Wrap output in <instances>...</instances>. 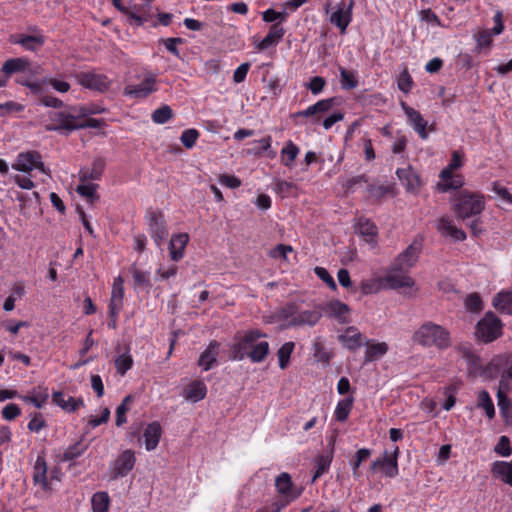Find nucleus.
<instances>
[{"instance_id":"obj_1","label":"nucleus","mask_w":512,"mask_h":512,"mask_svg":"<svg viewBox=\"0 0 512 512\" xmlns=\"http://www.w3.org/2000/svg\"><path fill=\"white\" fill-rule=\"evenodd\" d=\"M412 339L423 347L445 350L452 344L450 332L443 326L426 321L414 332Z\"/></svg>"},{"instance_id":"obj_2","label":"nucleus","mask_w":512,"mask_h":512,"mask_svg":"<svg viewBox=\"0 0 512 512\" xmlns=\"http://www.w3.org/2000/svg\"><path fill=\"white\" fill-rule=\"evenodd\" d=\"M484 209V196L468 190L458 192L452 202V211L455 213L457 219L462 222H466L468 219L480 215Z\"/></svg>"},{"instance_id":"obj_3","label":"nucleus","mask_w":512,"mask_h":512,"mask_svg":"<svg viewBox=\"0 0 512 512\" xmlns=\"http://www.w3.org/2000/svg\"><path fill=\"white\" fill-rule=\"evenodd\" d=\"M262 337H266V334L257 329L248 330L243 335L237 333L234 337L235 342L230 347V358L236 361L247 358L254 343Z\"/></svg>"},{"instance_id":"obj_4","label":"nucleus","mask_w":512,"mask_h":512,"mask_svg":"<svg viewBox=\"0 0 512 512\" xmlns=\"http://www.w3.org/2000/svg\"><path fill=\"white\" fill-rule=\"evenodd\" d=\"M502 322L493 312L488 311L477 323L475 335L483 343H490L502 335Z\"/></svg>"},{"instance_id":"obj_5","label":"nucleus","mask_w":512,"mask_h":512,"mask_svg":"<svg viewBox=\"0 0 512 512\" xmlns=\"http://www.w3.org/2000/svg\"><path fill=\"white\" fill-rule=\"evenodd\" d=\"M146 220L150 236L160 248L169 235L165 216L160 210L150 209L146 212Z\"/></svg>"},{"instance_id":"obj_6","label":"nucleus","mask_w":512,"mask_h":512,"mask_svg":"<svg viewBox=\"0 0 512 512\" xmlns=\"http://www.w3.org/2000/svg\"><path fill=\"white\" fill-rule=\"evenodd\" d=\"M27 30L33 34L28 35L25 33L15 34L10 36L12 44H18L23 49L31 52L39 51L46 42V37L37 26H28Z\"/></svg>"},{"instance_id":"obj_7","label":"nucleus","mask_w":512,"mask_h":512,"mask_svg":"<svg viewBox=\"0 0 512 512\" xmlns=\"http://www.w3.org/2000/svg\"><path fill=\"white\" fill-rule=\"evenodd\" d=\"M399 447L394 446V450L392 453L384 452L382 457L375 459L369 470L372 473L377 471H381L386 477L394 478L399 474L398 468V457H399Z\"/></svg>"},{"instance_id":"obj_8","label":"nucleus","mask_w":512,"mask_h":512,"mask_svg":"<svg viewBox=\"0 0 512 512\" xmlns=\"http://www.w3.org/2000/svg\"><path fill=\"white\" fill-rule=\"evenodd\" d=\"M74 76L79 85L101 93L107 91L111 85L106 75L97 74L93 71H80L75 73Z\"/></svg>"},{"instance_id":"obj_9","label":"nucleus","mask_w":512,"mask_h":512,"mask_svg":"<svg viewBox=\"0 0 512 512\" xmlns=\"http://www.w3.org/2000/svg\"><path fill=\"white\" fill-rule=\"evenodd\" d=\"M156 82V75L148 73L141 83L127 85L124 88V95L136 99L147 98L151 93L157 91Z\"/></svg>"},{"instance_id":"obj_10","label":"nucleus","mask_w":512,"mask_h":512,"mask_svg":"<svg viewBox=\"0 0 512 512\" xmlns=\"http://www.w3.org/2000/svg\"><path fill=\"white\" fill-rule=\"evenodd\" d=\"M353 6L354 0H350L348 4H346L345 1H341L337 4L336 10L330 16L331 24L339 28L341 34L346 33V29L352 21Z\"/></svg>"},{"instance_id":"obj_11","label":"nucleus","mask_w":512,"mask_h":512,"mask_svg":"<svg viewBox=\"0 0 512 512\" xmlns=\"http://www.w3.org/2000/svg\"><path fill=\"white\" fill-rule=\"evenodd\" d=\"M135 453L131 449L121 452L113 463L112 479L125 477L134 468Z\"/></svg>"},{"instance_id":"obj_12","label":"nucleus","mask_w":512,"mask_h":512,"mask_svg":"<svg viewBox=\"0 0 512 512\" xmlns=\"http://www.w3.org/2000/svg\"><path fill=\"white\" fill-rule=\"evenodd\" d=\"M50 119L52 121L58 122V124H48L45 126L46 131H66L68 133L75 131L76 129H72L70 127H75L77 123L75 122L76 116L73 113L66 112H53L50 113Z\"/></svg>"},{"instance_id":"obj_13","label":"nucleus","mask_w":512,"mask_h":512,"mask_svg":"<svg viewBox=\"0 0 512 512\" xmlns=\"http://www.w3.org/2000/svg\"><path fill=\"white\" fill-rule=\"evenodd\" d=\"M275 487L277 492L286 498L287 503L297 499L302 492L294 489L292 478L287 472H283L276 477Z\"/></svg>"},{"instance_id":"obj_14","label":"nucleus","mask_w":512,"mask_h":512,"mask_svg":"<svg viewBox=\"0 0 512 512\" xmlns=\"http://www.w3.org/2000/svg\"><path fill=\"white\" fill-rule=\"evenodd\" d=\"M321 310L322 313L326 314V316L335 318L340 323L345 324L350 322L348 317L350 308L340 300H331L328 303L321 305Z\"/></svg>"},{"instance_id":"obj_15","label":"nucleus","mask_w":512,"mask_h":512,"mask_svg":"<svg viewBox=\"0 0 512 512\" xmlns=\"http://www.w3.org/2000/svg\"><path fill=\"white\" fill-rule=\"evenodd\" d=\"M417 249L413 245H409L392 263L391 270L393 272L407 273L417 261Z\"/></svg>"},{"instance_id":"obj_16","label":"nucleus","mask_w":512,"mask_h":512,"mask_svg":"<svg viewBox=\"0 0 512 512\" xmlns=\"http://www.w3.org/2000/svg\"><path fill=\"white\" fill-rule=\"evenodd\" d=\"M436 229L443 237H451L455 241H464L466 233L453 224L449 216H442L436 222Z\"/></svg>"},{"instance_id":"obj_17","label":"nucleus","mask_w":512,"mask_h":512,"mask_svg":"<svg viewBox=\"0 0 512 512\" xmlns=\"http://www.w3.org/2000/svg\"><path fill=\"white\" fill-rule=\"evenodd\" d=\"M106 167V159L102 156L95 157L91 167H82L79 171V179L87 181H98L101 179Z\"/></svg>"},{"instance_id":"obj_18","label":"nucleus","mask_w":512,"mask_h":512,"mask_svg":"<svg viewBox=\"0 0 512 512\" xmlns=\"http://www.w3.org/2000/svg\"><path fill=\"white\" fill-rule=\"evenodd\" d=\"M396 175L400 182L405 186L406 191L410 193H417L422 185V181L418 173L412 168H398Z\"/></svg>"},{"instance_id":"obj_19","label":"nucleus","mask_w":512,"mask_h":512,"mask_svg":"<svg viewBox=\"0 0 512 512\" xmlns=\"http://www.w3.org/2000/svg\"><path fill=\"white\" fill-rule=\"evenodd\" d=\"M453 169L449 166L445 167L440 172L441 182L437 184L440 192H448L450 190L460 189L464 185V180L461 175H453Z\"/></svg>"},{"instance_id":"obj_20","label":"nucleus","mask_w":512,"mask_h":512,"mask_svg":"<svg viewBox=\"0 0 512 512\" xmlns=\"http://www.w3.org/2000/svg\"><path fill=\"white\" fill-rule=\"evenodd\" d=\"M42 159L38 151H27L19 153L12 168L20 172H30L35 169L36 161Z\"/></svg>"},{"instance_id":"obj_21","label":"nucleus","mask_w":512,"mask_h":512,"mask_svg":"<svg viewBox=\"0 0 512 512\" xmlns=\"http://www.w3.org/2000/svg\"><path fill=\"white\" fill-rule=\"evenodd\" d=\"M322 317L321 306L315 307L313 310L297 311V316L293 322H288V326H315Z\"/></svg>"},{"instance_id":"obj_22","label":"nucleus","mask_w":512,"mask_h":512,"mask_svg":"<svg viewBox=\"0 0 512 512\" xmlns=\"http://www.w3.org/2000/svg\"><path fill=\"white\" fill-rule=\"evenodd\" d=\"M285 30L280 23H274L270 26L269 32L258 43L256 48L260 51L266 50L270 47L276 46L284 37Z\"/></svg>"},{"instance_id":"obj_23","label":"nucleus","mask_w":512,"mask_h":512,"mask_svg":"<svg viewBox=\"0 0 512 512\" xmlns=\"http://www.w3.org/2000/svg\"><path fill=\"white\" fill-rule=\"evenodd\" d=\"M339 341L350 351H355L360 348L364 342L365 337L359 332V330L350 326L346 329L344 334L339 335Z\"/></svg>"},{"instance_id":"obj_24","label":"nucleus","mask_w":512,"mask_h":512,"mask_svg":"<svg viewBox=\"0 0 512 512\" xmlns=\"http://www.w3.org/2000/svg\"><path fill=\"white\" fill-rule=\"evenodd\" d=\"M219 346V342L213 340L209 343L207 348L200 354L198 365L201 366L203 370L208 371L217 364Z\"/></svg>"},{"instance_id":"obj_25","label":"nucleus","mask_w":512,"mask_h":512,"mask_svg":"<svg viewBox=\"0 0 512 512\" xmlns=\"http://www.w3.org/2000/svg\"><path fill=\"white\" fill-rule=\"evenodd\" d=\"M162 436V427L158 421L149 423L143 433L145 448L147 451H153L159 444Z\"/></svg>"},{"instance_id":"obj_26","label":"nucleus","mask_w":512,"mask_h":512,"mask_svg":"<svg viewBox=\"0 0 512 512\" xmlns=\"http://www.w3.org/2000/svg\"><path fill=\"white\" fill-rule=\"evenodd\" d=\"M33 480L35 484H40L42 489L47 491L50 489V483L47 478V463L44 452H41L36 459L33 468Z\"/></svg>"},{"instance_id":"obj_27","label":"nucleus","mask_w":512,"mask_h":512,"mask_svg":"<svg viewBox=\"0 0 512 512\" xmlns=\"http://www.w3.org/2000/svg\"><path fill=\"white\" fill-rule=\"evenodd\" d=\"M189 241L187 233L174 234L169 241L170 257L173 261H179L184 256V250Z\"/></svg>"},{"instance_id":"obj_28","label":"nucleus","mask_w":512,"mask_h":512,"mask_svg":"<svg viewBox=\"0 0 512 512\" xmlns=\"http://www.w3.org/2000/svg\"><path fill=\"white\" fill-rule=\"evenodd\" d=\"M391 272L392 273H389L382 278L384 288L388 287L390 289H399L402 287L414 286V280L411 277L405 275V273L393 272L392 270Z\"/></svg>"},{"instance_id":"obj_29","label":"nucleus","mask_w":512,"mask_h":512,"mask_svg":"<svg viewBox=\"0 0 512 512\" xmlns=\"http://www.w3.org/2000/svg\"><path fill=\"white\" fill-rule=\"evenodd\" d=\"M30 67V60L25 57L10 58L6 60L1 72L5 74L6 79L15 73L26 72Z\"/></svg>"},{"instance_id":"obj_30","label":"nucleus","mask_w":512,"mask_h":512,"mask_svg":"<svg viewBox=\"0 0 512 512\" xmlns=\"http://www.w3.org/2000/svg\"><path fill=\"white\" fill-rule=\"evenodd\" d=\"M367 346L364 356V363H371L388 352V345L385 342L371 343L369 340L365 342Z\"/></svg>"},{"instance_id":"obj_31","label":"nucleus","mask_w":512,"mask_h":512,"mask_svg":"<svg viewBox=\"0 0 512 512\" xmlns=\"http://www.w3.org/2000/svg\"><path fill=\"white\" fill-rule=\"evenodd\" d=\"M407 118L413 129L419 134L420 138L426 140L428 133L426 131L427 121L424 120L419 111L415 109H409L407 111Z\"/></svg>"},{"instance_id":"obj_32","label":"nucleus","mask_w":512,"mask_h":512,"mask_svg":"<svg viewBox=\"0 0 512 512\" xmlns=\"http://www.w3.org/2000/svg\"><path fill=\"white\" fill-rule=\"evenodd\" d=\"M491 471L495 477L512 486V460L510 462L495 461L492 464Z\"/></svg>"},{"instance_id":"obj_33","label":"nucleus","mask_w":512,"mask_h":512,"mask_svg":"<svg viewBox=\"0 0 512 512\" xmlns=\"http://www.w3.org/2000/svg\"><path fill=\"white\" fill-rule=\"evenodd\" d=\"M492 304L499 312L512 314V292L501 291L497 293L492 300Z\"/></svg>"},{"instance_id":"obj_34","label":"nucleus","mask_w":512,"mask_h":512,"mask_svg":"<svg viewBox=\"0 0 512 512\" xmlns=\"http://www.w3.org/2000/svg\"><path fill=\"white\" fill-rule=\"evenodd\" d=\"M88 449V444H85L82 440L75 442L70 445L60 457V460L63 462L73 461L80 456H82L85 451Z\"/></svg>"},{"instance_id":"obj_35","label":"nucleus","mask_w":512,"mask_h":512,"mask_svg":"<svg viewBox=\"0 0 512 512\" xmlns=\"http://www.w3.org/2000/svg\"><path fill=\"white\" fill-rule=\"evenodd\" d=\"M354 404V397L349 396L340 400L335 408L334 416L339 422H344L348 419L349 414Z\"/></svg>"},{"instance_id":"obj_36","label":"nucleus","mask_w":512,"mask_h":512,"mask_svg":"<svg viewBox=\"0 0 512 512\" xmlns=\"http://www.w3.org/2000/svg\"><path fill=\"white\" fill-rule=\"evenodd\" d=\"M299 154V148L291 140L281 150V162L284 166L292 168Z\"/></svg>"},{"instance_id":"obj_37","label":"nucleus","mask_w":512,"mask_h":512,"mask_svg":"<svg viewBox=\"0 0 512 512\" xmlns=\"http://www.w3.org/2000/svg\"><path fill=\"white\" fill-rule=\"evenodd\" d=\"M93 512H108L110 506V497L107 492L99 491L93 494L91 498Z\"/></svg>"},{"instance_id":"obj_38","label":"nucleus","mask_w":512,"mask_h":512,"mask_svg":"<svg viewBox=\"0 0 512 512\" xmlns=\"http://www.w3.org/2000/svg\"><path fill=\"white\" fill-rule=\"evenodd\" d=\"M131 273L133 276L134 287L142 288V289L146 290L147 292H149L150 289L152 288V284L150 281V273L146 272V271H142L135 267L131 268Z\"/></svg>"},{"instance_id":"obj_39","label":"nucleus","mask_w":512,"mask_h":512,"mask_svg":"<svg viewBox=\"0 0 512 512\" xmlns=\"http://www.w3.org/2000/svg\"><path fill=\"white\" fill-rule=\"evenodd\" d=\"M268 354H269V343L266 341H262L259 343H254L247 358H249L253 363H260L265 360V358L267 357Z\"/></svg>"},{"instance_id":"obj_40","label":"nucleus","mask_w":512,"mask_h":512,"mask_svg":"<svg viewBox=\"0 0 512 512\" xmlns=\"http://www.w3.org/2000/svg\"><path fill=\"white\" fill-rule=\"evenodd\" d=\"M207 388L202 381H193L186 390L187 398L197 402L205 398Z\"/></svg>"},{"instance_id":"obj_41","label":"nucleus","mask_w":512,"mask_h":512,"mask_svg":"<svg viewBox=\"0 0 512 512\" xmlns=\"http://www.w3.org/2000/svg\"><path fill=\"white\" fill-rule=\"evenodd\" d=\"M371 454L372 451L368 448H361L355 453L353 459L350 461L354 478L358 479L360 477L359 468L361 464L371 456Z\"/></svg>"},{"instance_id":"obj_42","label":"nucleus","mask_w":512,"mask_h":512,"mask_svg":"<svg viewBox=\"0 0 512 512\" xmlns=\"http://www.w3.org/2000/svg\"><path fill=\"white\" fill-rule=\"evenodd\" d=\"M478 407L484 409L486 416L489 419H493L495 417V408L493 401L486 390H482L478 394Z\"/></svg>"},{"instance_id":"obj_43","label":"nucleus","mask_w":512,"mask_h":512,"mask_svg":"<svg viewBox=\"0 0 512 512\" xmlns=\"http://www.w3.org/2000/svg\"><path fill=\"white\" fill-rule=\"evenodd\" d=\"M295 348L294 342H286L284 343L277 351V357L279 361V367L281 369H286L290 362L291 354L293 353Z\"/></svg>"},{"instance_id":"obj_44","label":"nucleus","mask_w":512,"mask_h":512,"mask_svg":"<svg viewBox=\"0 0 512 512\" xmlns=\"http://www.w3.org/2000/svg\"><path fill=\"white\" fill-rule=\"evenodd\" d=\"M336 104H338V99L336 97H331L327 99H322L311 105L312 110L315 117H320L322 114L330 111Z\"/></svg>"},{"instance_id":"obj_45","label":"nucleus","mask_w":512,"mask_h":512,"mask_svg":"<svg viewBox=\"0 0 512 512\" xmlns=\"http://www.w3.org/2000/svg\"><path fill=\"white\" fill-rule=\"evenodd\" d=\"M341 87L345 90H352L358 86V79L354 72L339 67Z\"/></svg>"},{"instance_id":"obj_46","label":"nucleus","mask_w":512,"mask_h":512,"mask_svg":"<svg viewBox=\"0 0 512 512\" xmlns=\"http://www.w3.org/2000/svg\"><path fill=\"white\" fill-rule=\"evenodd\" d=\"M369 197L380 200L386 195H394L393 185H369L367 187Z\"/></svg>"},{"instance_id":"obj_47","label":"nucleus","mask_w":512,"mask_h":512,"mask_svg":"<svg viewBox=\"0 0 512 512\" xmlns=\"http://www.w3.org/2000/svg\"><path fill=\"white\" fill-rule=\"evenodd\" d=\"M97 188L98 185L94 183L81 184L77 186L76 192L79 195L86 197L87 201L93 204L95 201L99 199V195L96 192Z\"/></svg>"},{"instance_id":"obj_48","label":"nucleus","mask_w":512,"mask_h":512,"mask_svg":"<svg viewBox=\"0 0 512 512\" xmlns=\"http://www.w3.org/2000/svg\"><path fill=\"white\" fill-rule=\"evenodd\" d=\"M133 401V397L131 395H127L124 397L122 402L116 408V426L120 427L127 422L126 413L129 411V404Z\"/></svg>"},{"instance_id":"obj_49","label":"nucleus","mask_w":512,"mask_h":512,"mask_svg":"<svg viewBox=\"0 0 512 512\" xmlns=\"http://www.w3.org/2000/svg\"><path fill=\"white\" fill-rule=\"evenodd\" d=\"M382 288H384L382 278L363 280L360 284V290L363 295L377 293Z\"/></svg>"},{"instance_id":"obj_50","label":"nucleus","mask_w":512,"mask_h":512,"mask_svg":"<svg viewBox=\"0 0 512 512\" xmlns=\"http://www.w3.org/2000/svg\"><path fill=\"white\" fill-rule=\"evenodd\" d=\"M333 456L331 455H319L315 459V474L313 479L320 477L324 473L329 470L330 464L332 462Z\"/></svg>"},{"instance_id":"obj_51","label":"nucleus","mask_w":512,"mask_h":512,"mask_svg":"<svg viewBox=\"0 0 512 512\" xmlns=\"http://www.w3.org/2000/svg\"><path fill=\"white\" fill-rule=\"evenodd\" d=\"M172 116L173 111L171 107L168 105H163L152 113L151 118L154 123L165 124L172 118Z\"/></svg>"},{"instance_id":"obj_52","label":"nucleus","mask_w":512,"mask_h":512,"mask_svg":"<svg viewBox=\"0 0 512 512\" xmlns=\"http://www.w3.org/2000/svg\"><path fill=\"white\" fill-rule=\"evenodd\" d=\"M297 311L298 306L293 302H289L278 311V317L280 320L293 322L297 316Z\"/></svg>"},{"instance_id":"obj_53","label":"nucleus","mask_w":512,"mask_h":512,"mask_svg":"<svg viewBox=\"0 0 512 512\" xmlns=\"http://www.w3.org/2000/svg\"><path fill=\"white\" fill-rule=\"evenodd\" d=\"M199 131L194 128L186 129L182 132L180 140L184 147L191 149L195 146L199 137Z\"/></svg>"},{"instance_id":"obj_54","label":"nucleus","mask_w":512,"mask_h":512,"mask_svg":"<svg viewBox=\"0 0 512 512\" xmlns=\"http://www.w3.org/2000/svg\"><path fill=\"white\" fill-rule=\"evenodd\" d=\"M358 232L366 237L373 238L377 235V227L369 219H360L357 225Z\"/></svg>"},{"instance_id":"obj_55","label":"nucleus","mask_w":512,"mask_h":512,"mask_svg":"<svg viewBox=\"0 0 512 512\" xmlns=\"http://www.w3.org/2000/svg\"><path fill=\"white\" fill-rule=\"evenodd\" d=\"M465 307L468 311L477 313L483 309V301L478 293H471L465 299Z\"/></svg>"},{"instance_id":"obj_56","label":"nucleus","mask_w":512,"mask_h":512,"mask_svg":"<svg viewBox=\"0 0 512 512\" xmlns=\"http://www.w3.org/2000/svg\"><path fill=\"white\" fill-rule=\"evenodd\" d=\"M133 360L128 354H121L115 360V367L120 375H124L129 369L132 368Z\"/></svg>"},{"instance_id":"obj_57","label":"nucleus","mask_w":512,"mask_h":512,"mask_svg":"<svg viewBox=\"0 0 512 512\" xmlns=\"http://www.w3.org/2000/svg\"><path fill=\"white\" fill-rule=\"evenodd\" d=\"M23 401L32 403L37 408H42L48 399V392L45 389L43 392H38L35 395H25L21 397Z\"/></svg>"},{"instance_id":"obj_58","label":"nucleus","mask_w":512,"mask_h":512,"mask_svg":"<svg viewBox=\"0 0 512 512\" xmlns=\"http://www.w3.org/2000/svg\"><path fill=\"white\" fill-rule=\"evenodd\" d=\"M398 89L403 93H409L413 86V80L408 70L402 71L398 78Z\"/></svg>"},{"instance_id":"obj_59","label":"nucleus","mask_w":512,"mask_h":512,"mask_svg":"<svg viewBox=\"0 0 512 512\" xmlns=\"http://www.w3.org/2000/svg\"><path fill=\"white\" fill-rule=\"evenodd\" d=\"M43 82L50 85L54 90L59 93H66L70 90V84L67 81L59 80L53 77H45Z\"/></svg>"},{"instance_id":"obj_60","label":"nucleus","mask_w":512,"mask_h":512,"mask_svg":"<svg viewBox=\"0 0 512 512\" xmlns=\"http://www.w3.org/2000/svg\"><path fill=\"white\" fill-rule=\"evenodd\" d=\"M315 274L333 291L337 290V284L327 269L323 267H315Z\"/></svg>"},{"instance_id":"obj_61","label":"nucleus","mask_w":512,"mask_h":512,"mask_svg":"<svg viewBox=\"0 0 512 512\" xmlns=\"http://www.w3.org/2000/svg\"><path fill=\"white\" fill-rule=\"evenodd\" d=\"M24 110V106L15 101L0 103V116H6L11 113H17Z\"/></svg>"},{"instance_id":"obj_62","label":"nucleus","mask_w":512,"mask_h":512,"mask_svg":"<svg viewBox=\"0 0 512 512\" xmlns=\"http://www.w3.org/2000/svg\"><path fill=\"white\" fill-rule=\"evenodd\" d=\"M494 451L503 457L510 456L512 453V448L510 446L509 438L507 436H501L494 448Z\"/></svg>"},{"instance_id":"obj_63","label":"nucleus","mask_w":512,"mask_h":512,"mask_svg":"<svg viewBox=\"0 0 512 512\" xmlns=\"http://www.w3.org/2000/svg\"><path fill=\"white\" fill-rule=\"evenodd\" d=\"M31 420L29 421L27 428L31 432H39L41 429L46 427V422L42 418V414L38 412H34L31 415Z\"/></svg>"},{"instance_id":"obj_64","label":"nucleus","mask_w":512,"mask_h":512,"mask_svg":"<svg viewBox=\"0 0 512 512\" xmlns=\"http://www.w3.org/2000/svg\"><path fill=\"white\" fill-rule=\"evenodd\" d=\"M2 417L7 421H12L21 415V409L17 404H7L1 411Z\"/></svg>"}]
</instances>
